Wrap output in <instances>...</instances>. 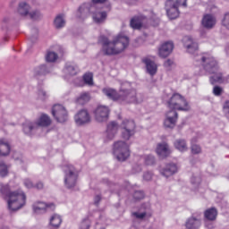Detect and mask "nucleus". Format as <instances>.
<instances>
[{
	"mask_svg": "<svg viewBox=\"0 0 229 229\" xmlns=\"http://www.w3.org/2000/svg\"><path fill=\"white\" fill-rule=\"evenodd\" d=\"M195 65H201L199 72H197L199 76H203L206 72L213 74L210 77L211 85L216 83H225L223 73L219 71L217 61L208 53L199 54L194 56Z\"/></svg>",
	"mask_w": 229,
	"mask_h": 229,
	"instance_id": "1",
	"label": "nucleus"
},
{
	"mask_svg": "<svg viewBox=\"0 0 229 229\" xmlns=\"http://www.w3.org/2000/svg\"><path fill=\"white\" fill-rule=\"evenodd\" d=\"M98 43L102 46L101 51L104 55L113 56L114 55H121L128 47L130 38L123 34H119L113 41H109L108 38L100 36Z\"/></svg>",
	"mask_w": 229,
	"mask_h": 229,
	"instance_id": "2",
	"label": "nucleus"
},
{
	"mask_svg": "<svg viewBox=\"0 0 229 229\" xmlns=\"http://www.w3.org/2000/svg\"><path fill=\"white\" fill-rule=\"evenodd\" d=\"M0 192L4 199L7 200L8 209L10 212H17L26 205V194L21 190L10 191L8 184L0 185Z\"/></svg>",
	"mask_w": 229,
	"mask_h": 229,
	"instance_id": "3",
	"label": "nucleus"
},
{
	"mask_svg": "<svg viewBox=\"0 0 229 229\" xmlns=\"http://www.w3.org/2000/svg\"><path fill=\"white\" fill-rule=\"evenodd\" d=\"M119 92L121 105H131L140 103V99H139V95L137 94V89L131 88V83H122Z\"/></svg>",
	"mask_w": 229,
	"mask_h": 229,
	"instance_id": "4",
	"label": "nucleus"
},
{
	"mask_svg": "<svg viewBox=\"0 0 229 229\" xmlns=\"http://www.w3.org/2000/svg\"><path fill=\"white\" fill-rule=\"evenodd\" d=\"M166 106L170 110H174V112H176V110L187 112L190 108L187 99L180 93H174L166 101Z\"/></svg>",
	"mask_w": 229,
	"mask_h": 229,
	"instance_id": "5",
	"label": "nucleus"
},
{
	"mask_svg": "<svg viewBox=\"0 0 229 229\" xmlns=\"http://www.w3.org/2000/svg\"><path fill=\"white\" fill-rule=\"evenodd\" d=\"M113 153L119 162H124L130 157V146L123 140L116 141L114 145Z\"/></svg>",
	"mask_w": 229,
	"mask_h": 229,
	"instance_id": "6",
	"label": "nucleus"
},
{
	"mask_svg": "<svg viewBox=\"0 0 229 229\" xmlns=\"http://www.w3.org/2000/svg\"><path fill=\"white\" fill-rule=\"evenodd\" d=\"M78 183V171L72 165L64 166V185L66 189H72Z\"/></svg>",
	"mask_w": 229,
	"mask_h": 229,
	"instance_id": "7",
	"label": "nucleus"
},
{
	"mask_svg": "<svg viewBox=\"0 0 229 229\" xmlns=\"http://www.w3.org/2000/svg\"><path fill=\"white\" fill-rule=\"evenodd\" d=\"M80 13L79 17L81 19H85V17H87V15L92 13V19L94 21V22H96L97 24H103V22H105V21H106V12H101L99 11V9H98V6L96 7V9L93 10V12H88L87 10H81V11H78Z\"/></svg>",
	"mask_w": 229,
	"mask_h": 229,
	"instance_id": "8",
	"label": "nucleus"
},
{
	"mask_svg": "<svg viewBox=\"0 0 229 229\" xmlns=\"http://www.w3.org/2000/svg\"><path fill=\"white\" fill-rule=\"evenodd\" d=\"M121 128L122 137L125 140H130L135 135V122L133 120H123Z\"/></svg>",
	"mask_w": 229,
	"mask_h": 229,
	"instance_id": "9",
	"label": "nucleus"
},
{
	"mask_svg": "<svg viewBox=\"0 0 229 229\" xmlns=\"http://www.w3.org/2000/svg\"><path fill=\"white\" fill-rule=\"evenodd\" d=\"M52 114L57 123H65L67 121V109L60 104L54 105Z\"/></svg>",
	"mask_w": 229,
	"mask_h": 229,
	"instance_id": "10",
	"label": "nucleus"
},
{
	"mask_svg": "<svg viewBox=\"0 0 229 229\" xmlns=\"http://www.w3.org/2000/svg\"><path fill=\"white\" fill-rule=\"evenodd\" d=\"M165 10L169 19H178L180 17V10H178V4H174V0H166Z\"/></svg>",
	"mask_w": 229,
	"mask_h": 229,
	"instance_id": "11",
	"label": "nucleus"
},
{
	"mask_svg": "<svg viewBox=\"0 0 229 229\" xmlns=\"http://www.w3.org/2000/svg\"><path fill=\"white\" fill-rule=\"evenodd\" d=\"M74 121L77 126H85L90 123V114L87 109H81L74 115Z\"/></svg>",
	"mask_w": 229,
	"mask_h": 229,
	"instance_id": "12",
	"label": "nucleus"
},
{
	"mask_svg": "<svg viewBox=\"0 0 229 229\" xmlns=\"http://www.w3.org/2000/svg\"><path fill=\"white\" fill-rule=\"evenodd\" d=\"M178 121V113L174 110H170L165 114V119L164 121L165 128H169L173 130L176 126V122Z\"/></svg>",
	"mask_w": 229,
	"mask_h": 229,
	"instance_id": "13",
	"label": "nucleus"
},
{
	"mask_svg": "<svg viewBox=\"0 0 229 229\" xmlns=\"http://www.w3.org/2000/svg\"><path fill=\"white\" fill-rule=\"evenodd\" d=\"M110 109L106 106H98L95 110V118L98 123H103L108 119Z\"/></svg>",
	"mask_w": 229,
	"mask_h": 229,
	"instance_id": "14",
	"label": "nucleus"
},
{
	"mask_svg": "<svg viewBox=\"0 0 229 229\" xmlns=\"http://www.w3.org/2000/svg\"><path fill=\"white\" fill-rule=\"evenodd\" d=\"M173 49H174V44L172 41H166L159 47L158 55L161 58H167L173 53Z\"/></svg>",
	"mask_w": 229,
	"mask_h": 229,
	"instance_id": "15",
	"label": "nucleus"
},
{
	"mask_svg": "<svg viewBox=\"0 0 229 229\" xmlns=\"http://www.w3.org/2000/svg\"><path fill=\"white\" fill-rule=\"evenodd\" d=\"M102 92L108 99H112V101H117L121 103V92H117L116 89L112 88H104Z\"/></svg>",
	"mask_w": 229,
	"mask_h": 229,
	"instance_id": "16",
	"label": "nucleus"
},
{
	"mask_svg": "<svg viewBox=\"0 0 229 229\" xmlns=\"http://www.w3.org/2000/svg\"><path fill=\"white\" fill-rule=\"evenodd\" d=\"M47 208H51L52 210H54L55 204H46L45 202L40 201L35 202L33 204V211L35 212V214H45Z\"/></svg>",
	"mask_w": 229,
	"mask_h": 229,
	"instance_id": "17",
	"label": "nucleus"
},
{
	"mask_svg": "<svg viewBox=\"0 0 229 229\" xmlns=\"http://www.w3.org/2000/svg\"><path fill=\"white\" fill-rule=\"evenodd\" d=\"M117 130H119V126L117 125V123L111 122L107 125V130L105 133L106 141L112 140V139H114V137H115V134L117 133Z\"/></svg>",
	"mask_w": 229,
	"mask_h": 229,
	"instance_id": "18",
	"label": "nucleus"
},
{
	"mask_svg": "<svg viewBox=\"0 0 229 229\" xmlns=\"http://www.w3.org/2000/svg\"><path fill=\"white\" fill-rule=\"evenodd\" d=\"M216 17L212 14H205L201 21V24L206 30H212L216 26Z\"/></svg>",
	"mask_w": 229,
	"mask_h": 229,
	"instance_id": "19",
	"label": "nucleus"
},
{
	"mask_svg": "<svg viewBox=\"0 0 229 229\" xmlns=\"http://www.w3.org/2000/svg\"><path fill=\"white\" fill-rule=\"evenodd\" d=\"M156 151L158 157H160L161 158H165L169 157V154L171 153V148H169V145H167V143L164 142L157 144Z\"/></svg>",
	"mask_w": 229,
	"mask_h": 229,
	"instance_id": "20",
	"label": "nucleus"
},
{
	"mask_svg": "<svg viewBox=\"0 0 229 229\" xmlns=\"http://www.w3.org/2000/svg\"><path fill=\"white\" fill-rule=\"evenodd\" d=\"M183 43L188 50V53H196V51H198V43L194 42L192 38L189 36L184 37Z\"/></svg>",
	"mask_w": 229,
	"mask_h": 229,
	"instance_id": "21",
	"label": "nucleus"
},
{
	"mask_svg": "<svg viewBox=\"0 0 229 229\" xmlns=\"http://www.w3.org/2000/svg\"><path fill=\"white\" fill-rule=\"evenodd\" d=\"M92 1L93 3H88V4H82L79 8V12H81V10H86V13H89V12H94L98 4L105 3V1L106 0H92Z\"/></svg>",
	"mask_w": 229,
	"mask_h": 229,
	"instance_id": "22",
	"label": "nucleus"
},
{
	"mask_svg": "<svg viewBox=\"0 0 229 229\" xmlns=\"http://www.w3.org/2000/svg\"><path fill=\"white\" fill-rule=\"evenodd\" d=\"M175 173H178V166L175 164H169L165 166V168L161 170V174L165 176V178L173 176V174Z\"/></svg>",
	"mask_w": 229,
	"mask_h": 229,
	"instance_id": "23",
	"label": "nucleus"
},
{
	"mask_svg": "<svg viewBox=\"0 0 229 229\" xmlns=\"http://www.w3.org/2000/svg\"><path fill=\"white\" fill-rule=\"evenodd\" d=\"M185 226L187 229H199L201 226V218L192 216L186 221Z\"/></svg>",
	"mask_w": 229,
	"mask_h": 229,
	"instance_id": "24",
	"label": "nucleus"
},
{
	"mask_svg": "<svg viewBox=\"0 0 229 229\" xmlns=\"http://www.w3.org/2000/svg\"><path fill=\"white\" fill-rule=\"evenodd\" d=\"M143 62L146 65L147 72L150 74V76H155V74H157V71L158 70L157 64L149 59H144Z\"/></svg>",
	"mask_w": 229,
	"mask_h": 229,
	"instance_id": "25",
	"label": "nucleus"
},
{
	"mask_svg": "<svg viewBox=\"0 0 229 229\" xmlns=\"http://www.w3.org/2000/svg\"><path fill=\"white\" fill-rule=\"evenodd\" d=\"M35 124L37 125V128H38V126L46 128L51 125V118L47 114H42L35 122Z\"/></svg>",
	"mask_w": 229,
	"mask_h": 229,
	"instance_id": "26",
	"label": "nucleus"
},
{
	"mask_svg": "<svg viewBox=\"0 0 229 229\" xmlns=\"http://www.w3.org/2000/svg\"><path fill=\"white\" fill-rule=\"evenodd\" d=\"M10 143L6 140H0V157L10 155Z\"/></svg>",
	"mask_w": 229,
	"mask_h": 229,
	"instance_id": "27",
	"label": "nucleus"
},
{
	"mask_svg": "<svg viewBox=\"0 0 229 229\" xmlns=\"http://www.w3.org/2000/svg\"><path fill=\"white\" fill-rule=\"evenodd\" d=\"M30 9L31 7H30V4L26 2H21L19 4L17 12L19 15H21V17H27V15H30Z\"/></svg>",
	"mask_w": 229,
	"mask_h": 229,
	"instance_id": "28",
	"label": "nucleus"
},
{
	"mask_svg": "<svg viewBox=\"0 0 229 229\" xmlns=\"http://www.w3.org/2000/svg\"><path fill=\"white\" fill-rule=\"evenodd\" d=\"M89 101H90V93L89 92H82L76 98V103L78 105H87V103H89Z\"/></svg>",
	"mask_w": 229,
	"mask_h": 229,
	"instance_id": "29",
	"label": "nucleus"
},
{
	"mask_svg": "<svg viewBox=\"0 0 229 229\" xmlns=\"http://www.w3.org/2000/svg\"><path fill=\"white\" fill-rule=\"evenodd\" d=\"M37 124L35 123L27 121L23 123V131L26 135H31L33 130H37Z\"/></svg>",
	"mask_w": 229,
	"mask_h": 229,
	"instance_id": "30",
	"label": "nucleus"
},
{
	"mask_svg": "<svg viewBox=\"0 0 229 229\" xmlns=\"http://www.w3.org/2000/svg\"><path fill=\"white\" fill-rule=\"evenodd\" d=\"M48 72L49 69H47V66L46 64H42L34 69L35 78H38V76H45V74H47Z\"/></svg>",
	"mask_w": 229,
	"mask_h": 229,
	"instance_id": "31",
	"label": "nucleus"
},
{
	"mask_svg": "<svg viewBox=\"0 0 229 229\" xmlns=\"http://www.w3.org/2000/svg\"><path fill=\"white\" fill-rule=\"evenodd\" d=\"M60 225H62V216L54 214L50 217V226H52V228H60Z\"/></svg>",
	"mask_w": 229,
	"mask_h": 229,
	"instance_id": "32",
	"label": "nucleus"
},
{
	"mask_svg": "<svg viewBox=\"0 0 229 229\" xmlns=\"http://www.w3.org/2000/svg\"><path fill=\"white\" fill-rule=\"evenodd\" d=\"M174 146L175 149H178V151H181V152L187 151V149H189L185 140H175L174 143Z\"/></svg>",
	"mask_w": 229,
	"mask_h": 229,
	"instance_id": "33",
	"label": "nucleus"
},
{
	"mask_svg": "<svg viewBox=\"0 0 229 229\" xmlns=\"http://www.w3.org/2000/svg\"><path fill=\"white\" fill-rule=\"evenodd\" d=\"M131 28L133 30H140L142 28V17L136 16L131 20Z\"/></svg>",
	"mask_w": 229,
	"mask_h": 229,
	"instance_id": "34",
	"label": "nucleus"
},
{
	"mask_svg": "<svg viewBox=\"0 0 229 229\" xmlns=\"http://www.w3.org/2000/svg\"><path fill=\"white\" fill-rule=\"evenodd\" d=\"M204 216L208 221H215L216 217H217V209H216L215 208H211L206 210Z\"/></svg>",
	"mask_w": 229,
	"mask_h": 229,
	"instance_id": "35",
	"label": "nucleus"
},
{
	"mask_svg": "<svg viewBox=\"0 0 229 229\" xmlns=\"http://www.w3.org/2000/svg\"><path fill=\"white\" fill-rule=\"evenodd\" d=\"M140 164H145V165H153V164H155V157L151 155L140 157Z\"/></svg>",
	"mask_w": 229,
	"mask_h": 229,
	"instance_id": "36",
	"label": "nucleus"
},
{
	"mask_svg": "<svg viewBox=\"0 0 229 229\" xmlns=\"http://www.w3.org/2000/svg\"><path fill=\"white\" fill-rule=\"evenodd\" d=\"M194 142H198L197 138L191 139V153L192 155H199V153H201V147L199 145L194 144Z\"/></svg>",
	"mask_w": 229,
	"mask_h": 229,
	"instance_id": "37",
	"label": "nucleus"
},
{
	"mask_svg": "<svg viewBox=\"0 0 229 229\" xmlns=\"http://www.w3.org/2000/svg\"><path fill=\"white\" fill-rule=\"evenodd\" d=\"M54 24L57 29L64 28L65 26V19L63 15H57L54 21Z\"/></svg>",
	"mask_w": 229,
	"mask_h": 229,
	"instance_id": "38",
	"label": "nucleus"
},
{
	"mask_svg": "<svg viewBox=\"0 0 229 229\" xmlns=\"http://www.w3.org/2000/svg\"><path fill=\"white\" fill-rule=\"evenodd\" d=\"M65 72H67L71 76H74L78 74V66H75L73 64H66Z\"/></svg>",
	"mask_w": 229,
	"mask_h": 229,
	"instance_id": "39",
	"label": "nucleus"
},
{
	"mask_svg": "<svg viewBox=\"0 0 229 229\" xmlns=\"http://www.w3.org/2000/svg\"><path fill=\"white\" fill-rule=\"evenodd\" d=\"M0 176L4 178V176H8V166L4 163V161L0 160Z\"/></svg>",
	"mask_w": 229,
	"mask_h": 229,
	"instance_id": "40",
	"label": "nucleus"
},
{
	"mask_svg": "<svg viewBox=\"0 0 229 229\" xmlns=\"http://www.w3.org/2000/svg\"><path fill=\"white\" fill-rule=\"evenodd\" d=\"M46 60L49 63L56 62V60H58V54L51 51L47 52L46 55Z\"/></svg>",
	"mask_w": 229,
	"mask_h": 229,
	"instance_id": "41",
	"label": "nucleus"
},
{
	"mask_svg": "<svg viewBox=\"0 0 229 229\" xmlns=\"http://www.w3.org/2000/svg\"><path fill=\"white\" fill-rule=\"evenodd\" d=\"M83 81L86 83V85L92 86L94 85V80L92 73H86L83 76Z\"/></svg>",
	"mask_w": 229,
	"mask_h": 229,
	"instance_id": "42",
	"label": "nucleus"
},
{
	"mask_svg": "<svg viewBox=\"0 0 229 229\" xmlns=\"http://www.w3.org/2000/svg\"><path fill=\"white\" fill-rule=\"evenodd\" d=\"M29 17L32 19V21H38L42 17L40 11H32L29 13Z\"/></svg>",
	"mask_w": 229,
	"mask_h": 229,
	"instance_id": "43",
	"label": "nucleus"
},
{
	"mask_svg": "<svg viewBox=\"0 0 229 229\" xmlns=\"http://www.w3.org/2000/svg\"><path fill=\"white\" fill-rule=\"evenodd\" d=\"M49 98V95L44 89H38V99L40 101H46Z\"/></svg>",
	"mask_w": 229,
	"mask_h": 229,
	"instance_id": "44",
	"label": "nucleus"
},
{
	"mask_svg": "<svg viewBox=\"0 0 229 229\" xmlns=\"http://www.w3.org/2000/svg\"><path fill=\"white\" fill-rule=\"evenodd\" d=\"M223 112L226 119L229 121V100H225L223 104Z\"/></svg>",
	"mask_w": 229,
	"mask_h": 229,
	"instance_id": "45",
	"label": "nucleus"
},
{
	"mask_svg": "<svg viewBox=\"0 0 229 229\" xmlns=\"http://www.w3.org/2000/svg\"><path fill=\"white\" fill-rule=\"evenodd\" d=\"M132 216L137 219H144L146 216H148V217H151V214H148V212H142V213L134 212L132 213Z\"/></svg>",
	"mask_w": 229,
	"mask_h": 229,
	"instance_id": "46",
	"label": "nucleus"
},
{
	"mask_svg": "<svg viewBox=\"0 0 229 229\" xmlns=\"http://www.w3.org/2000/svg\"><path fill=\"white\" fill-rule=\"evenodd\" d=\"M90 220L89 218L84 219L81 224V229H89Z\"/></svg>",
	"mask_w": 229,
	"mask_h": 229,
	"instance_id": "47",
	"label": "nucleus"
},
{
	"mask_svg": "<svg viewBox=\"0 0 229 229\" xmlns=\"http://www.w3.org/2000/svg\"><path fill=\"white\" fill-rule=\"evenodd\" d=\"M133 198L136 200L143 199H144V192L140 191H137L134 192Z\"/></svg>",
	"mask_w": 229,
	"mask_h": 229,
	"instance_id": "48",
	"label": "nucleus"
},
{
	"mask_svg": "<svg viewBox=\"0 0 229 229\" xmlns=\"http://www.w3.org/2000/svg\"><path fill=\"white\" fill-rule=\"evenodd\" d=\"M213 94L214 96H221V94H223V88L219 86H215L213 88Z\"/></svg>",
	"mask_w": 229,
	"mask_h": 229,
	"instance_id": "49",
	"label": "nucleus"
},
{
	"mask_svg": "<svg viewBox=\"0 0 229 229\" xmlns=\"http://www.w3.org/2000/svg\"><path fill=\"white\" fill-rule=\"evenodd\" d=\"M23 183L27 189H33L35 187V184H33V182H31L30 179H25Z\"/></svg>",
	"mask_w": 229,
	"mask_h": 229,
	"instance_id": "50",
	"label": "nucleus"
},
{
	"mask_svg": "<svg viewBox=\"0 0 229 229\" xmlns=\"http://www.w3.org/2000/svg\"><path fill=\"white\" fill-rule=\"evenodd\" d=\"M223 26L229 30V13L225 15V18L223 20Z\"/></svg>",
	"mask_w": 229,
	"mask_h": 229,
	"instance_id": "51",
	"label": "nucleus"
},
{
	"mask_svg": "<svg viewBox=\"0 0 229 229\" xmlns=\"http://www.w3.org/2000/svg\"><path fill=\"white\" fill-rule=\"evenodd\" d=\"M152 178H153V173H151V172H146V173L143 174V179H144L146 182H149Z\"/></svg>",
	"mask_w": 229,
	"mask_h": 229,
	"instance_id": "52",
	"label": "nucleus"
},
{
	"mask_svg": "<svg viewBox=\"0 0 229 229\" xmlns=\"http://www.w3.org/2000/svg\"><path fill=\"white\" fill-rule=\"evenodd\" d=\"M174 4H177V6H183L184 8H187V0H176L174 2Z\"/></svg>",
	"mask_w": 229,
	"mask_h": 229,
	"instance_id": "53",
	"label": "nucleus"
},
{
	"mask_svg": "<svg viewBox=\"0 0 229 229\" xmlns=\"http://www.w3.org/2000/svg\"><path fill=\"white\" fill-rule=\"evenodd\" d=\"M173 64H174V62L171 59H168L164 63V65L166 69H171V67H173Z\"/></svg>",
	"mask_w": 229,
	"mask_h": 229,
	"instance_id": "54",
	"label": "nucleus"
},
{
	"mask_svg": "<svg viewBox=\"0 0 229 229\" xmlns=\"http://www.w3.org/2000/svg\"><path fill=\"white\" fill-rule=\"evenodd\" d=\"M200 182H201V178H199V177H195V176L191 177V183H192L193 185H198V184H199Z\"/></svg>",
	"mask_w": 229,
	"mask_h": 229,
	"instance_id": "55",
	"label": "nucleus"
},
{
	"mask_svg": "<svg viewBox=\"0 0 229 229\" xmlns=\"http://www.w3.org/2000/svg\"><path fill=\"white\" fill-rule=\"evenodd\" d=\"M33 189H38L40 191L44 189V183L42 182H38L36 185H34Z\"/></svg>",
	"mask_w": 229,
	"mask_h": 229,
	"instance_id": "56",
	"label": "nucleus"
},
{
	"mask_svg": "<svg viewBox=\"0 0 229 229\" xmlns=\"http://www.w3.org/2000/svg\"><path fill=\"white\" fill-rule=\"evenodd\" d=\"M99 201H101V196L97 195L95 197V204L98 205V203H99Z\"/></svg>",
	"mask_w": 229,
	"mask_h": 229,
	"instance_id": "57",
	"label": "nucleus"
},
{
	"mask_svg": "<svg viewBox=\"0 0 229 229\" xmlns=\"http://www.w3.org/2000/svg\"><path fill=\"white\" fill-rule=\"evenodd\" d=\"M125 3L127 4H135V3H137V0H125Z\"/></svg>",
	"mask_w": 229,
	"mask_h": 229,
	"instance_id": "58",
	"label": "nucleus"
}]
</instances>
